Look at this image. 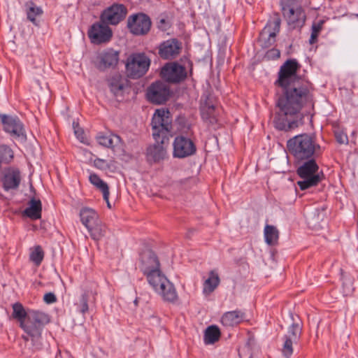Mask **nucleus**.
Wrapping results in <instances>:
<instances>
[{"instance_id": "obj_13", "label": "nucleus", "mask_w": 358, "mask_h": 358, "mask_svg": "<svg viewBox=\"0 0 358 358\" xmlns=\"http://www.w3.org/2000/svg\"><path fill=\"white\" fill-rule=\"evenodd\" d=\"M150 17L143 13L130 15L127 19V27L130 32L136 36L147 34L151 28Z\"/></svg>"}, {"instance_id": "obj_43", "label": "nucleus", "mask_w": 358, "mask_h": 358, "mask_svg": "<svg viewBox=\"0 0 358 358\" xmlns=\"http://www.w3.org/2000/svg\"><path fill=\"white\" fill-rule=\"evenodd\" d=\"M336 139L340 144L348 143V136L343 133L338 132L336 133Z\"/></svg>"}, {"instance_id": "obj_44", "label": "nucleus", "mask_w": 358, "mask_h": 358, "mask_svg": "<svg viewBox=\"0 0 358 358\" xmlns=\"http://www.w3.org/2000/svg\"><path fill=\"white\" fill-rule=\"evenodd\" d=\"M104 162H105V161L103 159H97L95 160V164L96 166H99V163L103 164Z\"/></svg>"}, {"instance_id": "obj_39", "label": "nucleus", "mask_w": 358, "mask_h": 358, "mask_svg": "<svg viewBox=\"0 0 358 358\" xmlns=\"http://www.w3.org/2000/svg\"><path fill=\"white\" fill-rule=\"evenodd\" d=\"M284 344L282 348V353L285 358H289L293 353L292 344L295 343L289 337H283Z\"/></svg>"}, {"instance_id": "obj_25", "label": "nucleus", "mask_w": 358, "mask_h": 358, "mask_svg": "<svg viewBox=\"0 0 358 358\" xmlns=\"http://www.w3.org/2000/svg\"><path fill=\"white\" fill-rule=\"evenodd\" d=\"M244 318L245 313L236 310L225 313L221 318V322L224 326L234 327L241 323Z\"/></svg>"}, {"instance_id": "obj_19", "label": "nucleus", "mask_w": 358, "mask_h": 358, "mask_svg": "<svg viewBox=\"0 0 358 358\" xmlns=\"http://www.w3.org/2000/svg\"><path fill=\"white\" fill-rule=\"evenodd\" d=\"M181 50V43L176 38H171L160 43L158 54L164 59L176 58Z\"/></svg>"}, {"instance_id": "obj_21", "label": "nucleus", "mask_w": 358, "mask_h": 358, "mask_svg": "<svg viewBox=\"0 0 358 358\" xmlns=\"http://www.w3.org/2000/svg\"><path fill=\"white\" fill-rule=\"evenodd\" d=\"M108 83L113 95L117 101L122 100L124 91L128 87L127 80L120 74H115L108 80Z\"/></svg>"}, {"instance_id": "obj_7", "label": "nucleus", "mask_w": 358, "mask_h": 358, "mask_svg": "<svg viewBox=\"0 0 358 358\" xmlns=\"http://www.w3.org/2000/svg\"><path fill=\"white\" fill-rule=\"evenodd\" d=\"M150 64L151 59L145 53H131L125 62L127 76L131 79L142 78L149 70Z\"/></svg>"}, {"instance_id": "obj_24", "label": "nucleus", "mask_w": 358, "mask_h": 358, "mask_svg": "<svg viewBox=\"0 0 358 358\" xmlns=\"http://www.w3.org/2000/svg\"><path fill=\"white\" fill-rule=\"evenodd\" d=\"M80 217L82 224L88 229L93 224L94 225L100 220L98 213L92 208H83L80 211Z\"/></svg>"}, {"instance_id": "obj_27", "label": "nucleus", "mask_w": 358, "mask_h": 358, "mask_svg": "<svg viewBox=\"0 0 358 358\" xmlns=\"http://www.w3.org/2000/svg\"><path fill=\"white\" fill-rule=\"evenodd\" d=\"M87 229L93 240L99 241L106 236L107 227L100 220L94 225L93 224Z\"/></svg>"}, {"instance_id": "obj_3", "label": "nucleus", "mask_w": 358, "mask_h": 358, "mask_svg": "<svg viewBox=\"0 0 358 358\" xmlns=\"http://www.w3.org/2000/svg\"><path fill=\"white\" fill-rule=\"evenodd\" d=\"M13 317L20 322V327L25 334L22 336V339L27 342L31 341L34 350L42 348V331L50 322V317L47 313L38 310H30L26 312L20 303L13 305Z\"/></svg>"}, {"instance_id": "obj_6", "label": "nucleus", "mask_w": 358, "mask_h": 358, "mask_svg": "<svg viewBox=\"0 0 358 358\" xmlns=\"http://www.w3.org/2000/svg\"><path fill=\"white\" fill-rule=\"evenodd\" d=\"M303 162L296 170L298 176L301 178V180L297 182V185L301 190H306L317 185L322 180L323 174L317 173L319 166L314 158Z\"/></svg>"}, {"instance_id": "obj_9", "label": "nucleus", "mask_w": 358, "mask_h": 358, "mask_svg": "<svg viewBox=\"0 0 358 358\" xmlns=\"http://www.w3.org/2000/svg\"><path fill=\"white\" fill-rule=\"evenodd\" d=\"M301 66L295 59H287L281 66L278 72V78L275 84L279 87L289 85L294 80L304 79L297 76L296 72Z\"/></svg>"}, {"instance_id": "obj_10", "label": "nucleus", "mask_w": 358, "mask_h": 358, "mask_svg": "<svg viewBox=\"0 0 358 358\" xmlns=\"http://www.w3.org/2000/svg\"><path fill=\"white\" fill-rule=\"evenodd\" d=\"M280 24L279 15L275 13L260 33L259 41L262 48H268L275 43L276 35L280 29Z\"/></svg>"}, {"instance_id": "obj_11", "label": "nucleus", "mask_w": 358, "mask_h": 358, "mask_svg": "<svg viewBox=\"0 0 358 358\" xmlns=\"http://www.w3.org/2000/svg\"><path fill=\"white\" fill-rule=\"evenodd\" d=\"M172 155L174 158L184 159L194 155L196 146L194 141L184 135H178L173 141Z\"/></svg>"}, {"instance_id": "obj_23", "label": "nucleus", "mask_w": 358, "mask_h": 358, "mask_svg": "<svg viewBox=\"0 0 358 358\" xmlns=\"http://www.w3.org/2000/svg\"><path fill=\"white\" fill-rule=\"evenodd\" d=\"M96 139L99 144L106 148H112L114 151H116V149L120 151L124 150V143L118 135H99Z\"/></svg>"}, {"instance_id": "obj_42", "label": "nucleus", "mask_w": 358, "mask_h": 358, "mask_svg": "<svg viewBox=\"0 0 358 358\" xmlns=\"http://www.w3.org/2000/svg\"><path fill=\"white\" fill-rule=\"evenodd\" d=\"M44 301L48 304H51L57 301V297L52 292L46 293L43 296Z\"/></svg>"}, {"instance_id": "obj_37", "label": "nucleus", "mask_w": 358, "mask_h": 358, "mask_svg": "<svg viewBox=\"0 0 358 358\" xmlns=\"http://www.w3.org/2000/svg\"><path fill=\"white\" fill-rule=\"evenodd\" d=\"M13 158V150L6 145H0V162L8 163Z\"/></svg>"}, {"instance_id": "obj_35", "label": "nucleus", "mask_w": 358, "mask_h": 358, "mask_svg": "<svg viewBox=\"0 0 358 358\" xmlns=\"http://www.w3.org/2000/svg\"><path fill=\"white\" fill-rule=\"evenodd\" d=\"M88 298L89 296L87 292H85L80 295L78 300L74 303L76 310L83 315H85L89 310Z\"/></svg>"}, {"instance_id": "obj_46", "label": "nucleus", "mask_w": 358, "mask_h": 358, "mask_svg": "<svg viewBox=\"0 0 358 358\" xmlns=\"http://www.w3.org/2000/svg\"><path fill=\"white\" fill-rule=\"evenodd\" d=\"M105 201H106V203H107V206H108V207L109 208H111V206H110V202H109V196H108V200H105Z\"/></svg>"}, {"instance_id": "obj_32", "label": "nucleus", "mask_w": 358, "mask_h": 358, "mask_svg": "<svg viewBox=\"0 0 358 358\" xmlns=\"http://www.w3.org/2000/svg\"><path fill=\"white\" fill-rule=\"evenodd\" d=\"M201 116L203 120L210 124L217 123V119L215 114V108L213 105H206L201 108Z\"/></svg>"}, {"instance_id": "obj_18", "label": "nucleus", "mask_w": 358, "mask_h": 358, "mask_svg": "<svg viewBox=\"0 0 358 358\" xmlns=\"http://www.w3.org/2000/svg\"><path fill=\"white\" fill-rule=\"evenodd\" d=\"M140 269L145 275L160 268L159 259L151 250H143L140 255Z\"/></svg>"}, {"instance_id": "obj_26", "label": "nucleus", "mask_w": 358, "mask_h": 358, "mask_svg": "<svg viewBox=\"0 0 358 358\" xmlns=\"http://www.w3.org/2000/svg\"><path fill=\"white\" fill-rule=\"evenodd\" d=\"M42 203L39 199L32 198L29 201V206L23 211V215L31 220L41 217Z\"/></svg>"}, {"instance_id": "obj_1", "label": "nucleus", "mask_w": 358, "mask_h": 358, "mask_svg": "<svg viewBox=\"0 0 358 358\" xmlns=\"http://www.w3.org/2000/svg\"><path fill=\"white\" fill-rule=\"evenodd\" d=\"M281 87L283 92L276 101L273 122L278 130L289 131L303 124V108L314 106V87L306 79L294 80Z\"/></svg>"}, {"instance_id": "obj_16", "label": "nucleus", "mask_w": 358, "mask_h": 358, "mask_svg": "<svg viewBox=\"0 0 358 358\" xmlns=\"http://www.w3.org/2000/svg\"><path fill=\"white\" fill-rule=\"evenodd\" d=\"M170 96V90L168 85L162 82L156 81L153 83L146 92L147 99L155 104H163Z\"/></svg>"}, {"instance_id": "obj_38", "label": "nucleus", "mask_w": 358, "mask_h": 358, "mask_svg": "<svg viewBox=\"0 0 358 358\" xmlns=\"http://www.w3.org/2000/svg\"><path fill=\"white\" fill-rule=\"evenodd\" d=\"M44 257V252L40 245L34 248L30 254V259L37 266L40 265Z\"/></svg>"}, {"instance_id": "obj_40", "label": "nucleus", "mask_w": 358, "mask_h": 358, "mask_svg": "<svg viewBox=\"0 0 358 358\" xmlns=\"http://www.w3.org/2000/svg\"><path fill=\"white\" fill-rule=\"evenodd\" d=\"M265 56L269 59H275L280 57V52L277 49L272 48L266 52Z\"/></svg>"}, {"instance_id": "obj_20", "label": "nucleus", "mask_w": 358, "mask_h": 358, "mask_svg": "<svg viewBox=\"0 0 358 358\" xmlns=\"http://www.w3.org/2000/svg\"><path fill=\"white\" fill-rule=\"evenodd\" d=\"M119 52L112 48L106 49L101 52L99 56L97 68L100 71H105L108 68H115L119 61Z\"/></svg>"}, {"instance_id": "obj_33", "label": "nucleus", "mask_w": 358, "mask_h": 358, "mask_svg": "<svg viewBox=\"0 0 358 358\" xmlns=\"http://www.w3.org/2000/svg\"><path fill=\"white\" fill-rule=\"evenodd\" d=\"M27 19L33 24H36V18L43 14V10L41 7L36 6L33 1H29L26 3Z\"/></svg>"}, {"instance_id": "obj_28", "label": "nucleus", "mask_w": 358, "mask_h": 358, "mask_svg": "<svg viewBox=\"0 0 358 358\" xmlns=\"http://www.w3.org/2000/svg\"><path fill=\"white\" fill-rule=\"evenodd\" d=\"M220 335L221 332L217 326H209L208 327H207L204 332L203 341L205 344H214L220 339Z\"/></svg>"}, {"instance_id": "obj_4", "label": "nucleus", "mask_w": 358, "mask_h": 358, "mask_svg": "<svg viewBox=\"0 0 358 358\" xmlns=\"http://www.w3.org/2000/svg\"><path fill=\"white\" fill-rule=\"evenodd\" d=\"M320 148L315 138L307 134L296 135L287 142L288 152L298 162L314 158Z\"/></svg>"}, {"instance_id": "obj_29", "label": "nucleus", "mask_w": 358, "mask_h": 358, "mask_svg": "<svg viewBox=\"0 0 358 358\" xmlns=\"http://www.w3.org/2000/svg\"><path fill=\"white\" fill-rule=\"evenodd\" d=\"M220 284V278L214 271H211L209 277L203 283V292L205 294H209L213 292Z\"/></svg>"}, {"instance_id": "obj_36", "label": "nucleus", "mask_w": 358, "mask_h": 358, "mask_svg": "<svg viewBox=\"0 0 358 358\" xmlns=\"http://www.w3.org/2000/svg\"><path fill=\"white\" fill-rule=\"evenodd\" d=\"M288 334L285 335L284 337H289L294 342H297L302 333V327L299 323L294 322L288 329Z\"/></svg>"}, {"instance_id": "obj_12", "label": "nucleus", "mask_w": 358, "mask_h": 358, "mask_svg": "<svg viewBox=\"0 0 358 358\" xmlns=\"http://www.w3.org/2000/svg\"><path fill=\"white\" fill-rule=\"evenodd\" d=\"M87 36L92 43L100 45L108 43L113 37V31L109 25L100 20L92 24L88 29Z\"/></svg>"}, {"instance_id": "obj_22", "label": "nucleus", "mask_w": 358, "mask_h": 358, "mask_svg": "<svg viewBox=\"0 0 358 358\" xmlns=\"http://www.w3.org/2000/svg\"><path fill=\"white\" fill-rule=\"evenodd\" d=\"M21 182V174L18 169H10L2 178L3 188L5 191L16 189Z\"/></svg>"}, {"instance_id": "obj_45", "label": "nucleus", "mask_w": 358, "mask_h": 358, "mask_svg": "<svg viewBox=\"0 0 358 358\" xmlns=\"http://www.w3.org/2000/svg\"><path fill=\"white\" fill-rule=\"evenodd\" d=\"M166 22V20L165 19H161L160 21H159V27H161V24H165Z\"/></svg>"}, {"instance_id": "obj_5", "label": "nucleus", "mask_w": 358, "mask_h": 358, "mask_svg": "<svg viewBox=\"0 0 358 358\" xmlns=\"http://www.w3.org/2000/svg\"><path fill=\"white\" fill-rule=\"evenodd\" d=\"M145 275L150 286L164 301L174 303L178 299L174 285L163 274L160 268L152 271Z\"/></svg>"}, {"instance_id": "obj_31", "label": "nucleus", "mask_w": 358, "mask_h": 358, "mask_svg": "<svg viewBox=\"0 0 358 358\" xmlns=\"http://www.w3.org/2000/svg\"><path fill=\"white\" fill-rule=\"evenodd\" d=\"M264 238L268 245H275L278 243L279 231L275 227L267 224L264 228Z\"/></svg>"}, {"instance_id": "obj_34", "label": "nucleus", "mask_w": 358, "mask_h": 358, "mask_svg": "<svg viewBox=\"0 0 358 358\" xmlns=\"http://www.w3.org/2000/svg\"><path fill=\"white\" fill-rule=\"evenodd\" d=\"M325 22V20H319L317 21L313 22L311 28V35L309 39V43L310 44H314L317 41V37L320 31L322 30Z\"/></svg>"}, {"instance_id": "obj_2", "label": "nucleus", "mask_w": 358, "mask_h": 358, "mask_svg": "<svg viewBox=\"0 0 358 358\" xmlns=\"http://www.w3.org/2000/svg\"><path fill=\"white\" fill-rule=\"evenodd\" d=\"M152 131L156 143L150 145L146 149V160L149 164H158L168 157L166 148L164 141L173 133V121L170 111L167 109H157L153 114Z\"/></svg>"}, {"instance_id": "obj_41", "label": "nucleus", "mask_w": 358, "mask_h": 358, "mask_svg": "<svg viewBox=\"0 0 358 358\" xmlns=\"http://www.w3.org/2000/svg\"><path fill=\"white\" fill-rule=\"evenodd\" d=\"M74 133L76 137L81 141L84 142V131L82 129L78 127V124L73 122V124Z\"/></svg>"}, {"instance_id": "obj_30", "label": "nucleus", "mask_w": 358, "mask_h": 358, "mask_svg": "<svg viewBox=\"0 0 358 358\" xmlns=\"http://www.w3.org/2000/svg\"><path fill=\"white\" fill-rule=\"evenodd\" d=\"M89 180L92 185L102 192L103 199L108 200V196L110 194L108 185L95 173L90 174Z\"/></svg>"}, {"instance_id": "obj_14", "label": "nucleus", "mask_w": 358, "mask_h": 358, "mask_svg": "<svg viewBox=\"0 0 358 358\" xmlns=\"http://www.w3.org/2000/svg\"><path fill=\"white\" fill-rule=\"evenodd\" d=\"M127 14V8L124 5L113 3L101 13L99 19L108 25H117L126 17Z\"/></svg>"}, {"instance_id": "obj_8", "label": "nucleus", "mask_w": 358, "mask_h": 358, "mask_svg": "<svg viewBox=\"0 0 358 358\" xmlns=\"http://www.w3.org/2000/svg\"><path fill=\"white\" fill-rule=\"evenodd\" d=\"M282 12L291 29H301L305 24L306 15L301 7L296 6L292 0L281 1Z\"/></svg>"}, {"instance_id": "obj_15", "label": "nucleus", "mask_w": 358, "mask_h": 358, "mask_svg": "<svg viewBox=\"0 0 358 358\" xmlns=\"http://www.w3.org/2000/svg\"><path fill=\"white\" fill-rule=\"evenodd\" d=\"M0 120L6 132L9 133L14 138L26 140L23 124L17 116L0 113Z\"/></svg>"}, {"instance_id": "obj_17", "label": "nucleus", "mask_w": 358, "mask_h": 358, "mask_svg": "<svg viewBox=\"0 0 358 358\" xmlns=\"http://www.w3.org/2000/svg\"><path fill=\"white\" fill-rule=\"evenodd\" d=\"M160 74L164 80L171 83H178L187 77L185 68L176 62L164 65Z\"/></svg>"}]
</instances>
